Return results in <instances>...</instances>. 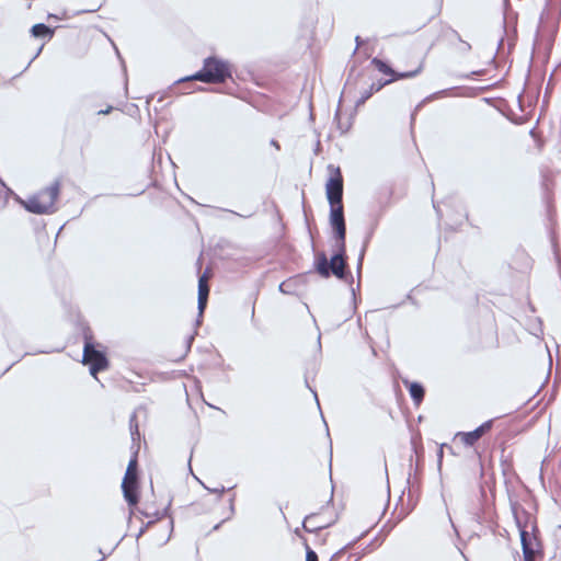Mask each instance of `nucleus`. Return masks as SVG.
<instances>
[{"instance_id":"obj_4","label":"nucleus","mask_w":561,"mask_h":561,"mask_svg":"<svg viewBox=\"0 0 561 561\" xmlns=\"http://www.w3.org/2000/svg\"><path fill=\"white\" fill-rule=\"evenodd\" d=\"M83 363L90 365L92 376H96L99 371L106 369L108 366L105 354L94 347L92 336L88 333H84Z\"/></svg>"},{"instance_id":"obj_26","label":"nucleus","mask_w":561,"mask_h":561,"mask_svg":"<svg viewBox=\"0 0 561 561\" xmlns=\"http://www.w3.org/2000/svg\"><path fill=\"white\" fill-rule=\"evenodd\" d=\"M210 493H216V494H219L221 495L226 489L225 486H220V488H216V489H209V488H206Z\"/></svg>"},{"instance_id":"obj_1","label":"nucleus","mask_w":561,"mask_h":561,"mask_svg":"<svg viewBox=\"0 0 561 561\" xmlns=\"http://www.w3.org/2000/svg\"><path fill=\"white\" fill-rule=\"evenodd\" d=\"M59 195V183L55 182L39 191L26 201L19 199L20 204L32 214H51L55 211V203Z\"/></svg>"},{"instance_id":"obj_37","label":"nucleus","mask_w":561,"mask_h":561,"mask_svg":"<svg viewBox=\"0 0 561 561\" xmlns=\"http://www.w3.org/2000/svg\"><path fill=\"white\" fill-rule=\"evenodd\" d=\"M531 529H533V531H535L536 530V526L531 525Z\"/></svg>"},{"instance_id":"obj_19","label":"nucleus","mask_w":561,"mask_h":561,"mask_svg":"<svg viewBox=\"0 0 561 561\" xmlns=\"http://www.w3.org/2000/svg\"><path fill=\"white\" fill-rule=\"evenodd\" d=\"M451 35L455 39H457L460 43V47L458 48L460 53L467 54L471 50V45L468 42L463 41L457 31L451 30Z\"/></svg>"},{"instance_id":"obj_36","label":"nucleus","mask_w":561,"mask_h":561,"mask_svg":"<svg viewBox=\"0 0 561 561\" xmlns=\"http://www.w3.org/2000/svg\"><path fill=\"white\" fill-rule=\"evenodd\" d=\"M313 393H314L316 400H318V394L316 392H313ZM317 402L319 403V401H317Z\"/></svg>"},{"instance_id":"obj_14","label":"nucleus","mask_w":561,"mask_h":561,"mask_svg":"<svg viewBox=\"0 0 561 561\" xmlns=\"http://www.w3.org/2000/svg\"><path fill=\"white\" fill-rule=\"evenodd\" d=\"M404 385H407L409 387V392H410L412 400L414 401V403L416 405H419L424 399L425 391H424L423 386L419 382H408V381H404Z\"/></svg>"},{"instance_id":"obj_12","label":"nucleus","mask_w":561,"mask_h":561,"mask_svg":"<svg viewBox=\"0 0 561 561\" xmlns=\"http://www.w3.org/2000/svg\"><path fill=\"white\" fill-rule=\"evenodd\" d=\"M302 283L304 276L301 275L289 277L288 279L279 284L278 289L283 294L296 295Z\"/></svg>"},{"instance_id":"obj_21","label":"nucleus","mask_w":561,"mask_h":561,"mask_svg":"<svg viewBox=\"0 0 561 561\" xmlns=\"http://www.w3.org/2000/svg\"><path fill=\"white\" fill-rule=\"evenodd\" d=\"M374 93L371 92V90L367 89V90H364L359 96V99L356 101V105L359 106L362 104H364Z\"/></svg>"},{"instance_id":"obj_33","label":"nucleus","mask_w":561,"mask_h":561,"mask_svg":"<svg viewBox=\"0 0 561 561\" xmlns=\"http://www.w3.org/2000/svg\"><path fill=\"white\" fill-rule=\"evenodd\" d=\"M271 145L274 146L276 149H279V145L276 140L272 139Z\"/></svg>"},{"instance_id":"obj_23","label":"nucleus","mask_w":561,"mask_h":561,"mask_svg":"<svg viewBox=\"0 0 561 561\" xmlns=\"http://www.w3.org/2000/svg\"><path fill=\"white\" fill-rule=\"evenodd\" d=\"M348 545L341 548L339 551H336L330 559V561H339L341 556L348 549Z\"/></svg>"},{"instance_id":"obj_24","label":"nucleus","mask_w":561,"mask_h":561,"mask_svg":"<svg viewBox=\"0 0 561 561\" xmlns=\"http://www.w3.org/2000/svg\"><path fill=\"white\" fill-rule=\"evenodd\" d=\"M365 252H366V244L363 245L360 252H359V255H358V262H357V271L358 273L360 272V268H362V264H363V260H364V256H365Z\"/></svg>"},{"instance_id":"obj_25","label":"nucleus","mask_w":561,"mask_h":561,"mask_svg":"<svg viewBox=\"0 0 561 561\" xmlns=\"http://www.w3.org/2000/svg\"><path fill=\"white\" fill-rule=\"evenodd\" d=\"M339 117H340V113H339V111H337V112H336V114H335V118H336V119H339V123H337V125H339V129H340L342 133L347 131V130H348V128H350V125L347 124V125L343 126V125H342V123L340 122V118H339Z\"/></svg>"},{"instance_id":"obj_2","label":"nucleus","mask_w":561,"mask_h":561,"mask_svg":"<svg viewBox=\"0 0 561 561\" xmlns=\"http://www.w3.org/2000/svg\"><path fill=\"white\" fill-rule=\"evenodd\" d=\"M334 248L336 252L332 255L329 261L325 253L321 252L317 255L316 271L324 278H328L331 274L337 278H344L346 268V245L345 242H335Z\"/></svg>"},{"instance_id":"obj_28","label":"nucleus","mask_w":561,"mask_h":561,"mask_svg":"<svg viewBox=\"0 0 561 561\" xmlns=\"http://www.w3.org/2000/svg\"><path fill=\"white\" fill-rule=\"evenodd\" d=\"M100 8H101V4L96 5L95 8L81 10V11H79L78 13L95 12V11H98Z\"/></svg>"},{"instance_id":"obj_29","label":"nucleus","mask_w":561,"mask_h":561,"mask_svg":"<svg viewBox=\"0 0 561 561\" xmlns=\"http://www.w3.org/2000/svg\"><path fill=\"white\" fill-rule=\"evenodd\" d=\"M193 340H194V335H190V336H187V339H186L187 350H190V348H191V345H192Z\"/></svg>"},{"instance_id":"obj_35","label":"nucleus","mask_w":561,"mask_h":561,"mask_svg":"<svg viewBox=\"0 0 561 561\" xmlns=\"http://www.w3.org/2000/svg\"><path fill=\"white\" fill-rule=\"evenodd\" d=\"M192 456L188 458V466L191 467Z\"/></svg>"},{"instance_id":"obj_16","label":"nucleus","mask_w":561,"mask_h":561,"mask_svg":"<svg viewBox=\"0 0 561 561\" xmlns=\"http://www.w3.org/2000/svg\"><path fill=\"white\" fill-rule=\"evenodd\" d=\"M31 31L35 37L53 36V31L44 23L33 25Z\"/></svg>"},{"instance_id":"obj_15","label":"nucleus","mask_w":561,"mask_h":561,"mask_svg":"<svg viewBox=\"0 0 561 561\" xmlns=\"http://www.w3.org/2000/svg\"><path fill=\"white\" fill-rule=\"evenodd\" d=\"M530 516L526 511L522 512V515L515 513V522L516 526L519 530V536L522 537V531H528V523H529Z\"/></svg>"},{"instance_id":"obj_8","label":"nucleus","mask_w":561,"mask_h":561,"mask_svg":"<svg viewBox=\"0 0 561 561\" xmlns=\"http://www.w3.org/2000/svg\"><path fill=\"white\" fill-rule=\"evenodd\" d=\"M209 277V270L206 268L202 276L198 279V298H197V308H198V318L197 324L201 323V318L203 317V312L206 308L208 295H209V286L207 284V279Z\"/></svg>"},{"instance_id":"obj_7","label":"nucleus","mask_w":561,"mask_h":561,"mask_svg":"<svg viewBox=\"0 0 561 561\" xmlns=\"http://www.w3.org/2000/svg\"><path fill=\"white\" fill-rule=\"evenodd\" d=\"M523 561H536L537 557H542V546L537 536L529 535L528 531H522Z\"/></svg>"},{"instance_id":"obj_17","label":"nucleus","mask_w":561,"mask_h":561,"mask_svg":"<svg viewBox=\"0 0 561 561\" xmlns=\"http://www.w3.org/2000/svg\"><path fill=\"white\" fill-rule=\"evenodd\" d=\"M129 427H130V436H131L133 442L135 443L136 440H139L140 433H139L137 416H136L135 412L131 414V416L129 419Z\"/></svg>"},{"instance_id":"obj_20","label":"nucleus","mask_w":561,"mask_h":561,"mask_svg":"<svg viewBox=\"0 0 561 561\" xmlns=\"http://www.w3.org/2000/svg\"><path fill=\"white\" fill-rule=\"evenodd\" d=\"M304 545L306 547V561H318V554L309 547L306 539H304Z\"/></svg>"},{"instance_id":"obj_30","label":"nucleus","mask_w":561,"mask_h":561,"mask_svg":"<svg viewBox=\"0 0 561 561\" xmlns=\"http://www.w3.org/2000/svg\"><path fill=\"white\" fill-rule=\"evenodd\" d=\"M230 511L233 514L234 513V495L230 497Z\"/></svg>"},{"instance_id":"obj_10","label":"nucleus","mask_w":561,"mask_h":561,"mask_svg":"<svg viewBox=\"0 0 561 561\" xmlns=\"http://www.w3.org/2000/svg\"><path fill=\"white\" fill-rule=\"evenodd\" d=\"M137 485V478L124 477L122 482V489L124 497L130 506H134L138 503Z\"/></svg>"},{"instance_id":"obj_18","label":"nucleus","mask_w":561,"mask_h":561,"mask_svg":"<svg viewBox=\"0 0 561 561\" xmlns=\"http://www.w3.org/2000/svg\"><path fill=\"white\" fill-rule=\"evenodd\" d=\"M125 477L137 478V451L128 462Z\"/></svg>"},{"instance_id":"obj_32","label":"nucleus","mask_w":561,"mask_h":561,"mask_svg":"<svg viewBox=\"0 0 561 561\" xmlns=\"http://www.w3.org/2000/svg\"><path fill=\"white\" fill-rule=\"evenodd\" d=\"M229 211L232 213L233 215L240 216V214H238L236 211H232V210H229ZM241 217L249 218V217H251V214H249V215H241Z\"/></svg>"},{"instance_id":"obj_27","label":"nucleus","mask_w":561,"mask_h":561,"mask_svg":"<svg viewBox=\"0 0 561 561\" xmlns=\"http://www.w3.org/2000/svg\"><path fill=\"white\" fill-rule=\"evenodd\" d=\"M363 554H355L352 553L348 556L347 561H358L362 558Z\"/></svg>"},{"instance_id":"obj_6","label":"nucleus","mask_w":561,"mask_h":561,"mask_svg":"<svg viewBox=\"0 0 561 561\" xmlns=\"http://www.w3.org/2000/svg\"><path fill=\"white\" fill-rule=\"evenodd\" d=\"M329 170L332 175L325 185L328 201L330 204H343V179L340 168H334L330 164Z\"/></svg>"},{"instance_id":"obj_31","label":"nucleus","mask_w":561,"mask_h":561,"mask_svg":"<svg viewBox=\"0 0 561 561\" xmlns=\"http://www.w3.org/2000/svg\"><path fill=\"white\" fill-rule=\"evenodd\" d=\"M112 111V106H108L106 110H101L99 114H108Z\"/></svg>"},{"instance_id":"obj_9","label":"nucleus","mask_w":561,"mask_h":561,"mask_svg":"<svg viewBox=\"0 0 561 561\" xmlns=\"http://www.w3.org/2000/svg\"><path fill=\"white\" fill-rule=\"evenodd\" d=\"M493 421L489 420L478 426L476 430L466 433H459L463 444L473 446L486 432L492 428Z\"/></svg>"},{"instance_id":"obj_5","label":"nucleus","mask_w":561,"mask_h":561,"mask_svg":"<svg viewBox=\"0 0 561 561\" xmlns=\"http://www.w3.org/2000/svg\"><path fill=\"white\" fill-rule=\"evenodd\" d=\"M330 225L333 229L335 242H345L346 225L344 219L343 204H330Z\"/></svg>"},{"instance_id":"obj_3","label":"nucleus","mask_w":561,"mask_h":561,"mask_svg":"<svg viewBox=\"0 0 561 561\" xmlns=\"http://www.w3.org/2000/svg\"><path fill=\"white\" fill-rule=\"evenodd\" d=\"M229 77L230 70L227 62L208 57L204 60V66L199 71L180 81L198 80L206 83H221Z\"/></svg>"},{"instance_id":"obj_22","label":"nucleus","mask_w":561,"mask_h":561,"mask_svg":"<svg viewBox=\"0 0 561 561\" xmlns=\"http://www.w3.org/2000/svg\"><path fill=\"white\" fill-rule=\"evenodd\" d=\"M393 79H390V80H387L385 82H377V83H371V85L369 87V90H371L373 93L375 92H378L380 89H382L386 84L392 82Z\"/></svg>"},{"instance_id":"obj_34","label":"nucleus","mask_w":561,"mask_h":561,"mask_svg":"<svg viewBox=\"0 0 561 561\" xmlns=\"http://www.w3.org/2000/svg\"><path fill=\"white\" fill-rule=\"evenodd\" d=\"M355 41H356V44H357V47H358V46L362 44V39H360V37H359V36H356Z\"/></svg>"},{"instance_id":"obj_13","label":"nucleus","mask_w":561,"mask_h":561,"mask_svg":"<svg viewBox=\"0 0 561 561\" xmlns=\"http://www.w3.org/2000/svg\"><path fill=\"white\" fill-rule=\"evenodd\" d=\"M319 516V514L312 513L305 517L302 520V528L307 533H318L331 525V523H316L314 519Z\"/></svg>"},{"instance_id":"obj_11","label":"nucleus","mask_w":561,"mask_h":561,"mask_svg":"<svg viewBox=\"0 0 561 561\" xmlns=\"http://www.w3.org/2000/svg\"><path fill=\"white\" fill-rule=\"evenodd\" d=\"M371 62L376 66V68L385 73V75H392L393 76V80H397V79H405V78H412L414 76H416L420 71H421V68H417L416 70L414 71H408V72H396L392 70V68L390 66H388L385 61H382L381 59L379 58H374L371 60Z\"/></svg>"}]
</instances>
